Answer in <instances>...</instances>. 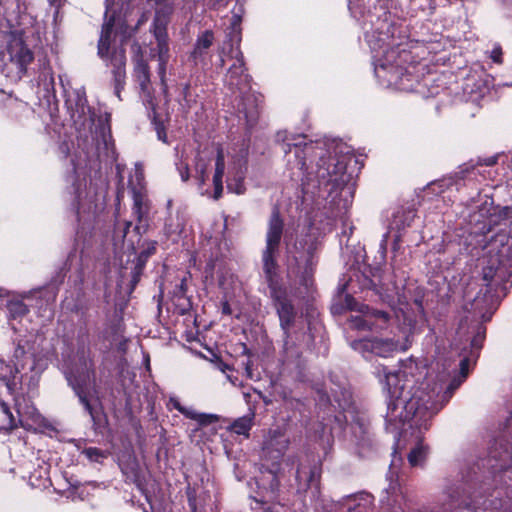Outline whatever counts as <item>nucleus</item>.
Wrapping results in <instances>:
<instances>
[{
	"label": "nucleus",
	"instance_id": "59",
	"mask_svg": "<svg viewBox=\"0 0 512 512\" xmlns=\"http://www.w3.org/2000/svg\"><path fill=\"white\" fill-rule=\"evenodd\" d=\"M51 298H52L53 300L55 299V293H52Z\"/></svg>",
	"mask_w": 512,
	"mask_h": 512
},
{
	"label": "nucleus",
	"instance_id": "20",
	"mask_svg": "<svg viewBox=\"0 0 512 512\" xmlns=\"http://www.w3.org/2000/svg\"><path fill=\"white\" fill-rule=\"evenodd\" d=\"M296 479L299 489H309L313 496L318 493L320 469L316 465L313 467L301 466L297 470Z\"/></svg>",
	"mask_w": 512,
	"mask_h": 512
},
{
	"label": "nucleus",
	"instance_id": "14",
	"mask_svg": "<svg viewBox=\"0 0 512 512\" xmlns=\"http://www.w3.org/2000/svg\"><path fill=\"white\" fill-rule=\"evenodd\" d=\"M508 206H494L492 199L487 198L478 210V218L475 219L477 224L481 225L479 232L485 234L490 232L498 225L506 226V214Z\"/></svg>",
	"mask_w": 512,
	"mask_h": 512
},
{
	"label": "nucleus",
	"instance_id": "35",
	"mask_svg": "<svg viewBox=\"0 0 512 512\" xmlns=\"http://www.w3.org/2000/svg\"><path fill=\"white\" fill-rule=\"evenodd\" d=\"M506 226L509 227L508 234L498 233L491 238V243L495 246L499 243L502 247L507 243L509 236L512 237V207H508V213L506 214Z\"/></svg>",
	"mask_w": 512,
	"mask_h": 512
},
{
	"label": "nucleus",
	"instance_id": "19",
	"mask_svg": "<svg viewBox=\"0 0 512 512\" xmlns=\"http://www.w3.org/2000/svg\"><path fill=\"white\" fill-rule=\"evenodd\" d=\"M73 189L75 193L76 216L78 222H83V224H85L86 222H90L94 218L96 212V204L93 200V197L88 196L87 193L83 197V192L81 191V184H74Z\"/></svg>",
	"mask_w": 512,
	"mask_h": 512
},
{
	"label": "nucleus",
	"instance_id": "41",
	"mask_svg": "<svg viewBox=\"0 0 512 512\" xmlns=\"http://www.w3.org/2000/svg\"><path fill=\"white\" fill-rule=\"evenodd\" d=\"M495 274H496V268H494L493 266H488V267H485L483 269V279L487 283L492 281V279L494 278Z\"/></svg>",
	"mask_w": 512,
	"mask_h": 512
},
{
	"label": "nucleus",
	"instance_id": "48",
	"mask_svg": "<svg viewBox=\"0 0 512 512\" xmlns=\"http://www.w3.org/2000/svg\"><path fill=\"white\" fill-rule=\"evenodd\" d=\"M51 6L56 8L55 14L58 13V9L64 4L65 0H48Z\"/></svg>",
	"mask_w": 512,
	"mask_h": 512
},
{
	"label": "nucleus",
	"instance_id": "57",
	"mask_svg": "<svg viewBox=\"0 0 512 512\" xmlns=\"http://www.w3.org/2000/svg\"><path fill=\"white\" fill-rule=\"evenodd\" d=\"M213 267H214V266H213V264H210V263H209V264L207 265V268L209 269V271H210V272L213 270Z\"/></svg>",
	"mask_w": 512,
	"mask_h": 512
},
{
	"label": "nucleus",
	"instance_id": "16",
	"mask_svg": "<svg viewBox=\"0 0 512 512\" xmlns=\"http://www.w3.org/2000/svg\"><path fill=\"white\" fill-rule=\"evenodd\" d=\"M289 439L282 428L270 429L263 442L265 457L272 460H279L283 457L289 447Z\"/></svg>",
	"mask_w": 512,
	"mask_h": 512
},
{
	"label": "nucleus",
	"instance_id": "5",
	"mask_svg": "<svg viewBox=\"0 0 512 512\" xmlns=\"http://www.w3.org/2000/svg\"><path fill=\"white\" fill-rule=\"evenodd\" d=\"M283 234V221L277 208L272 211L266 234V247L263 251V270L270 288V294L279 317L280 327L284 335L283 351L287 359L298 355L294 351L290 330L294 326L297 314L287 297L286 290L278 282L276 255Z\"/></svg>",
	"mask_w": 512,
	"mask_h": 512
},
{
	"label": "nucleus",
	"instance_id": "52",
	"mask_svg": "<svg viewBox=\"0 0 512 512\" xmlns=\"http://www.w3.org/2000/svg\"><path fill=\"white\" fill-rule=\"evenodd\" d=\"M352 283H353V279H352V278H350L349 283H345V284H343V285H341V286L339 287V291H340L341 293H342V292H344V290L346 289V286H347V285H350V284H352Z\"/></svg>",
	"mask_w": 512,
	"mask_h": 512
},
{
	"label": "nucleus",
	"instance_id": "7",
	"mask_svg": "<svg viewBox=\"0 0 512 512\" xmlns=\"http://www.w3.org/2000/svg\"><path fill=\"white\" fill-rule=\"evenodd\" d=\"M372 64L380 85L404 92L416 89L423 70V65L409 51L408 43L375 54Z\"/></svg>",
	"mask_w": 512,
	"mask_h": 512
},
{
	"label": "nucleus",
	"instance_id": "30",
	"mask_svg": "<svg viewBox=\"0 0 512 512\" xmlns=\"http://www.w3.org/2000/svg\"><path fill=\"white\" fill-rule=\"evenodd\" d=\"M255 417V413L250 411L247 415L239 417L236 419L232 425L231 430L238 435L249 436V431L253 426V420Z\"/></svg>",
	"mask_w": 512,
	"mask_h": 512
},
{
	"label": "nucleus",
	"instance_id": "46",
	"mask_svg": "<svg viewBox=\"0 0 512 512\" xmlns=\"http://www.w3.org/2000/svg\"><path fill=\"white\" fill-rule=\"evenodd\" d=\"M0 406L2 408V411L10 418L11 423L13 422V415L8 407V405L5 402H0Z\"/></svg>",
	"mask_w": 512,
	"mask_h": 512
},
{
	"label": "nucleus",
	"instance_id": "32",
	"mask_svg": "<svg viewBox=\"0 0 512 512\" xmlns=\"http://www.w3.org/2000/svg\"><path fill=\"white\" fill-rule=\"evenodd\" d=\"M427 454L428 447L422 441H419L409 453L408 461L411 466H420L425 461Z\"/></svg>",
	"mask_w": 512,
	"mask_h": 512
},
{
	"label": "nucleus",
	"instance_id": "29",
	"mask_svg": "<svg viewBox=\"0 0 512 512\" xmlns=\"http://www.w3.org/2000/svg\"><path fill=\"white\" fill-rule=\"evenodd\" d=\"M177 159L175 162L176 169L181 177L183 182H186L190 178V169H189V156L187 148L184 146L181 150L177 148Z\"/></svg>",
	"mask_w": 512,
	"mask_h": 512
},
{
	"label": "nucleus",
	"instance_id": "34",
	"mask_svg": "<svg viewBox=\"0 0 512 512\" xmlns=\"http://www.w3.org/2000/svg\"><path fill=\"white\" fill-rule=\"evenodd\" d=\"M10 319H18L28 313V307L22 300L11 299L6 304Z\"/></svg>",
	"mask_w": 512,
	"mask_h": 512
},
{
	"label": "nucleus",
	"instance_id": "12",
	"mask_svg": "<svg viewBox=\"0 0 512 512\" xmlns=\"http://www.w3.org/2000/svg\"><path fill=\"white\" fill-rule=\"evenodd\" d=\"M115 1L116 0H106L105 22L102 26L98 43V55L102 59L108 58L113 34L120 33L125 35L127 33V26L114 8Z\"/></svg>",
	"mask_w": 512,
	"mask_h": 512
},
{
	"label": "nucleus",
	"instance_id": "50",
	"mask_svg": "<svg viewBox=\"0 0 512 512\" xmlns=\"http://www.w3.org/2000/svg\"><path fill=\"white\" fill-rule=\"evenodd\" d=\"M45 87H46L47 90H49L50 88L53 89V87H54V78H53L52 74L49 75V80L45 83Z\"/></svg>",
	"mask_w": 512,
	"mask_h": 512
},
{
	"label": "nucleus",
	"instance_id": "9",
	"mask_svg": "<svg viewBox=\"0 0 512 512\" xmlns=\"http://www.w3.org/2000/svg\"><path fill=\"white\" fill-rule=\"evenodd\" d=\"M241 18L238 15H233L231 18L229 32L227 33V42L219 50L220 66L225 65L224 55L226 54V45H229V52L234 59L233 64L229 67L225 82L230 89L238 90L241 94H245L250 89V76L246 73L244 57L239 49L241 41Z\"/></svg>",
	"mask_w": 512,
	"mask_h": 512
},
{
	"label": "nucleus",
	"instance_id": "58",
	"mask_svg": "<svg viewBox=\"0 0 512 512\" xmlns=\"http://www.w3.org/2000/svg\"><path fill=\"white\" fill-rule=\"evenodd\" d=\"M4 295V290L2 288H0V296H3Z\"/></svg>",
	"mask_w": 512,
	"mask_h": 512
},
{
	"label": "nucleus",
	"instance_id": "40",
	"mask_svg": "<svg viewBox=\"0 0 512 512\" xmlns=\"http://www.w3.org/2000/svg\"><path fill=\"white\" fill-rule=\"evenodd\" d=\"M322 432L319 438L323 441L324 444H327L328 446L332 443V434L331 430L328 429L326 426H322Z\"/></svg>",
	"mask_w": 512,
	"mask_h": 512
},
{
	"label": "nucleus",
	"instance_id": "36",
	"mask_svg": "<svg viewBox=\"0 0 512 512\" xmlns=\"http://www.w3.org/2000/svg\"><path fill=\"white\" fill-rule=\"evenodd\" d=\"M251 98H252L251 95H247L242 99L243 100L242 112L244 113V115L249 123H253L254 121H256V119L258 117L257 105H252V106L248 107L246 104V101H250ZM253 100L256 101L257 100L256 97L253 96Z\"/></svg>",
	"mask_w": 512,
	"mask_h": 512
},
{
	"label": "nucleus",
	"instance_id": "28",
	"mask_svg": "<svg viewBox=\"0 0 512 512\" xmlns=\"http://www.w3.org/2000/svg\"><path fill=\"white\" fill-rule=\"evenodd\" d=\"M403 498L402 491L396 482H391L389 487L385 490V496L380 500L382 505L387 507H394L400 505Z\"/></svg>",
	"mask_w": 512,
	"mask_h": 512
},
{
	"label": "nucleus",
	"instance_id": "26",
	"mask_svg": "<svg viewBox=\"0 0 512 512\" xmlns=\"http://www.w3.org/2000/svg\"><path fill=\"white\" fill-rule=\"evenodd\" d=\"M334 401L337 403L339 409L342 410L343 418L346 423L357 421L356 410L349 391L344 390L342 392V399L335 394Z\"/></svg>",
	"mask_w": 512,
	"mask_h": 512
},
{
	"label": "nucleus",
	"instance_id": "4",
	"mask_svg": "<svg viewBox=\"0 0 512 512\" xmlns=\"http://www.w3.org/2000/svg\"><path fill=\"white\" fill-rule=\"evenodd\" d=\"M194 178L203 195L209 194L205 189L212 174L214 187L213 198L219 199L223 193V177L229 192L241 195L245 192V177L247 172V149L242 147L234 153L225 150L220 145H211L196 153L194 158Z\"/></svg>",
	"mask_w": 512,
	"mask_h": 512
},
{
	"label": "nucleus",
	"instance_id": "8",
	"mask_svg": "<svg viewBox=\"0 0 512 512\" xmlns=\"http://www.w3.org/2000/svg\"><path fill=\"white\" fill-rule=\"evenodd\" d=\"M320 229L309 223L305 239H299L292 247H287L288 278L308 289L313 283L316 265L315 252Z\"/></svg>",
	"mask_w": 512,
	"mask_h": 512
},
{
	"label": "nucleus",
	"instance_id": "44",
	"mask_svg": "<svg viewBox=\"0 0 512 512\" xmlns=\"http://www.w3.org/2000/svg\"><path fill=\"white\" fill-rule=\"evenodd\" d=\"M156 132H157L158 139L160 141L166 143L167 142L166 132L164 131V128L160 124H156Z\"/></svg>",
	"mask_w": 512,
	"mask_h": 512
},
{
	"label": "nucleus",
	"instance_id": "23",
	"mask_svg": "<svg viewBox=\"0 0 512 512\" xmlns=\"http://www.w3.org/2000/svg\"><path fill=\"white\" fill-rule=\"evenodd\" d=\"M186 218L184 213L177 211L175 214L169 213L165 220L164 233L167 237L171 238L172 241H177L181 233L184 230Z\"/></svg>",
	"mask_w": 512,
	"mask_h": 512
},
{
	"label": "nucleus",
	"instance_id": "55",
	"mask_svg": "<svg viewBox=\"0 0 512 512\" xmlns=\"http://www.w3.org/2000/svg\"><path fill=\"white\" fill-rule=\"evenodd\" d=\"M496 163V159L495 158H489L488 161L486 162V165H494Z\"/></svg>",
	"mask_w": 512,
	"mask_h": 512
},
{
	"label": "nucleus",
	"instance_id": "17",
	"mask_svg": "<svg viewBox=\"0 0 512 512\" xmlns=\"http://www.w3.org/2000/svg\"><path fill=\"white\" fill-rule=\"evenodd\" d=\"M110 116L108 114L100 115L97 118V121L94 119V125L92 126V133L89 128L85 130H79L80 135H84L85 138H88V135L85 134L86 131L90 133V137L92 142L95 143L97 149L100 148L101 145L104 147L108 146V143L111 139V130L109 125Z\"/></svg>",
	"mask_w": 512,
	"mask_h": 512
},
{
	"label": "nucleus",
	"instance_id": "24",
	"mask_svg": "<svg viewBox=\"0 0 512 512\" xmlns=\"http://www.w3.org/2000/svg\"><path fill=\"white\" fill-rule=\"evenodd\" d=\"M171 13V9L167 8V11L156 10L155 18L152 24V31L157 40V43L167 42V25L168 16Z\"/></svg>",
	"mask_w": 512,
	"mask_h": 512
},
{
	"label": "nucleus",
	"instance_id": "13",
	"mask_svg": "<svg viewBox=\"0 0 512 512\" xmlns=\"http://www.w3.org/2000/svg\"><path fill=\"white\" fill-rule=\"evenodd\" d=\"M66 106L76 129L85 130L89 128L92 132L94 114L87 105L85 91L83 89H74L67 92Z\"/></svg>",
	"mask_w": 512,
	"mask_h": 512
},
{
	"label": "nucleus",
	"instance_id": "38",
	"mask_svg": "<svg viewBox=\"0 0 512 512\" xmlns=\"http://www.w3.org/2000/svg\"><path fill=\"white\" fill-rule=\"evenodd\" d=\"M355 276L357 277V281L360 283L361 289H377L378 283L375 279H371L365 274L361 275L363 278L362 280H360V276L358 274H355Z\"/></svg>",
	"mask_w": 512,
	"mask_h": 512
},
{
	"label": "nucleus",
	"instance_id": "10",
	"mask_svg": "<svg viewBox=\"0 0 512 512\" xmlns=\"http://www.w3.org/2000/svg\"><path fill=\"white\" fill-rule=\"evenodd\" d=\"M77 357V363L65 372V376L68 384L78 396L79 401L94 420V409L89 400L91 393L95 392L94 364L90 355L84 349L78 352Z\"/></svg>",
	"mask_w": 512,
	"mask_h": 512
},
{
	"label": "nucleus",
	"instance_id": "43",
	"mask_svg": "<svg viewBox=\"0 0 512 512\" xmlns=\"http://www.w3.org/2000/svg\"><path fill=\"white\" fill-rule=\"evenodd\" d=\"M490 57L493 60V62H495L497 64H501L502 63V50H501V48L499 46L494 47L493 50L491 51Z\"/></svg>",
	"mask_w": 512,
	"mask_h": 512
},
{
	"label": "nucleus",
	"instance_id": "21",
	"mask_svg": "<svg viewBox=\"0 0 512 512\" xmlns=\"http://www.w3.org/2000/svg\"><path fill=\"white\" fill-rule=\"evenodd\" d=\"M111 64L113 66V75L115 82V94L120 98V91L125 83V65L126 56L123 49L115 50L111 55Z\"/></svg>",
	"mask_w": 512,
	"mask_h": 512
},
{
	"label": "nucleus",
	"instance_id": "25",
	"mask_svg": "<svg viewBox=\"0 0 512 512\" xmlns=\"http://www.w3.org/2000/svg\"><path fill=\"white\" fill-rule=\"evenodd\" d=\"M168 42L157 43L158 75L164 94H167L166 66L169 61Z\"/></svg>",
	"mask_w": 512,
	"mask_h": 512
},
{
	"label": "nucleus",
	"instance_id": "49",
	"mask_svg": "<svg viewBox=\"0 0 512 512\" xmlns=\"http://www.w3.org/2000/svg\"><path fill=\"white\" fill-rule=\"evenodd\" d=\"M170 403L173 405V407L178 410L180 413L182 412L184 406L181 405V403L179 402L178 399L176 398H171L170 399Z\"/></svg>",
	"mask_w": 512,
	"mask_h": 512
},
{
	"label": "nucleus",
	"instance_id": "31",
	"mask_svg": "<svg viewBox=\"0 0 512 512\" xmlns=\"http://www.w3.org/2000/svg\"><path fill=\"white\" fill-rule=\"evenodd\" d=\"M134 72L141 89L145 91L150 83V72L148 64L143 59L137 60Z\"/></svg>",
	"mask_w": 512,
	"mask_h": 512
},
{
	"label": "nucleus",
	"instance_id": "37",
	"mask_svg": "<svg viewBox=\"0 0 512 512\" xmlns=\"http://www.w3.org/2000/svg\"><path fill=\"white\" fill-rule=\"evenodd\" d=\"M82 454L91 462L101 463L107 458L108 454L96 447H88L82 451Z\"/></svg>",
	"mask_w": 512,
	"mask_h": 512
},
{
	"label": "nucleus",
	"instance_id": "47",
	"mask_svg": "<svg viewBox=\"0 0 512 512\" xmlns=\"http://www.w3.org/2000/svg\"><path fill=\"white\" fill-rule=\"evenodd\" d=\"M269 475H270V476H271V478H272V480H271V484H270V488H271V490H275V489L278 487V481L276 480L274 470H270V471H269Z\"/></svg>",
	"mask_w": 512,
	"mask_h": 512
},
{
	"label": "nucleus",
	"instance_id": "53",
	"mask_svg": "<svg viewBox=\"0 0 512 512\" xmlns=\"http://www.w3.org/2000/svg\"><path fill=\"white\" fill-rule=\"evenodd\" d=\"M223 313L230 314V307H229L228 303H225L223 305Z\"/></svg>",
	"mask_w": 512,
	"mask_h": 512
},
{
	"label": "nucleus",
	"instance_id": "11",
	"mask_svg": "<svg viewBox=\"0 0 512 512\" xmlns=\"http://www.w3.org/2000/svg\"><path fill=\"white\" fill-rule=\"evenodd\" d=\"M4 41L3 69L11 79L20 80L26 74L28 66L33 62L34 54L24 43L22 35L18 31L5 34Z\"/></svg>",
	"mask_w": 512,
	"mask_h": 512
},
{
	"label": "nucleus",
	"instance_id": "39",
	"mask_svg": "<svg viewBox=\"0 0 512 512\" xmlns=\"http://www.w3.org/2000/svg\"><path fill=\"white\" fill-rule=\"evenodd\" d=\"M485 337V330L481 326L477 327L476 334L474 335L473 339L471 340V346L473 349H479L482 345V341Z\"/></svg>",
	"mask_w": 512,
	"mask_h": 512
},
{
	"label": "nucleus",
	"instance_id": "56",
	"mask_svg": "<svg viewBox=\"0 0 512 512\" xmlns=\"http://www.w3.org/2000/svg\"><path fill=\"white\" fill-rule=\"evenodd\" d=\"M172 206V200L167 201V208L170 209Z\"/></svg>",
	"mask_w": 512,
	"mask_h": 512
},
{
	"label": "nucleus",
	"instance_id": "42",
	"mask_svg": "<svg viewBox=\"0 0 512 512\" xmlns=\"http://www.w3.org/2000/svg\"><path fill=\"white\" fill-rule=\"evenodd\" d=\"M187 278L183 277L181 279L180 284L177 286V290L175 291V295L177 297H184L187 291V284H186Z\"/></svg>",
	"mask_w": 512,
	"mask_h": 512
},
{
	"label": "nucleus",
	"instance_id": "15",
	"mask_svg": "<svg viewBox=\"0 0 512 512\" xmlns=\"http://www.w3.org/2000/svg\"><path fill=\"white\" fill-rule=\"evenodd\" d=\"M134 177L137 181V185L133 184V180L130 181L133 198V212L136 215L138 222L142 223L144 220H146V217L149 213L150 202L146 190L142 184L143 172L139 164L136 165Z\"/></svg>",
	"mask_w": 512,
	"mask_h": 512
},
{
	"label": "nucleus",
	"instance_id": "22",
	"mask_svg": "<svg viewBox=\"0 0 512 512\" xmlns=\"http://www.w3.org/2000/svg\"><path fill=\"white\" fill-rule=\"evenodd\" d=\"M214 42V34L210 30H206L200 35H198L194 49L191 52V59L197 65L199 63H204L205 58L208 54V50L212 46Z\"/></svg>",
	"mask_w": 512,
	"mask_h": 512
},
{
	"label": "nucleus",
	"instance_id": "51",
	"mask_svg": "<svg viewBox=\"0 0 512 512\" xmlns=\"http://www.w3.org/2000/svg\"><path fill=\"white\" fill-rule=\"evenodd\" d=\"M189 93V84H185L183 87V98L186 99Z\"/></svg>",
	"mask_w": 512,
	"mask_h": 512
},
{
	"label": "nucleus",
	"instance_id": "54",
	"mask_svg": "<svg viewBox=\"0 0 512 512\" xmlns=\"http://www.w3.org/2000/svg\"><path fill=\"white\" fill-rule=\"evenodd\" d=\"M436 7V3L434 0H429V8L431 11H433Z\"/></svg>",
	"mask_w": 512,
	"mask_h": 512
},
{
	"label": "nucleus",
	"instance_id": "3",
	"mask_svg": "<svg viewBox=\"0 0 512 512\" xmlns=\"http://www.w3.org/2000/svg\"><path fill=\"white\" fill-rule=\"evenodd\" d=\"M345 303L349 310L361 312V315L351 317L350 322L353 328L358 330L391 328L392 337L363 338L351 343L352 348L364 358L368 359L372 355L389 357L395 352L406 351L411 346L416 329V318L413 312L399 308L391 315L359 304L349 295H346Z\"/></svg>",
	"mask_w": 512,
	"mask_h": 512
},
{
	"label": "nucleus",
	"instance_id": "45",
	"mask_svg": "<svg viewBox=\"0 0 512 512\" xmlns=\"http://www.w3.org/2000/svg\"><path fill=\"white\" fill-rule=\"evenodd\" d=\"M264 512H283V507L279 504H273L265 507Z\"/></svg>",
	"mask_w": 512,
	"mask_h": 512
},
{
	"label": "nucleus",
	"instance_id": "6",
	"mask_svg": "<svg viewBox=\"0 0 512 512\" xmlns=\"http://www.w3.org/2000/svg\"><path fill=\"white\" fill-rule=\"evenodd\" d=\"M16 362L11 365L0 360V380L7 392L14 396V402L21 426L41 425L43 416L25 394L34 393L38 386L40 373L36 371V360L31 353L22 348L14 352Z\"/></svg>",
	"mask_w": 512,
	"mask_h": 512
},
{
	"label": "nucleus",
	"instance_id": "1",
	"mask_svg": "<svg viewBox=\"0 0 512 512\" xmlns=\"http://www.w3.org/2000/svg\"><path fill=\"white\" fill-rule=\"evenodd\" d=\"M459 366V375L446 387L443 384H435L428 392L422 389L412 392L424 375L425 369L414 359L404 361L400 369L394 372L388 371L384 366L377 368L376 375L383 385L387 405V429L398 430L400 425L407 424L410 428L427 430L432 417L466 379L469 372L468 358H463Z\"/></svg>",
	"mask_w": 512,
	"mask_h": 512
},
{
	"label": "nucleus",
	"instance_id": "2",
	"mask_svg": "<svg viewBox=\"0 0 512 512\" xmlns=\"http://www.w3.org/2000/svg\"><path fill=\"white\" fill-rule=\"evenodd\" d=\"M302 134L278 131L276 141L288 156L287 162L293 164L304 176L303 192L311 194L317 200L328 201L338 205L337 198L343 188L350 182L351 174L347 172L346 157H324V149L318 144L305 142Z\"/></svg>",
	"mask_w": 512,
	"mask_h": 512
},
{
	"label": "nucleus",
	"instance_id": "18",
	"mask_svg": "<svg viewBox=\"0 0 512 512\" xmlns=\"http://www.w3.org/2000/svg\"><path fill=\"white\" fill-rule=\"evenodd\" d=\"M110 116L108 114L100 115L97 118V121L94 119V125L92 126V133L89 128L85 130H79L80 135H84L85 138H88V135L85 134L86 131L90 133V137L92 142L95 143L97 149L100 148L101 145L104 147L108 146V143L111 139V130L109 125Z\"/></svg>",
	"mask_w": 512,
	"mask_h": 512
},
{
	"label": "nucleus",
	"instance_id": "60",
	"mask_svg": "<svg viewBox=\"0 0 512 512\" xmlns=\"http://www.w3.org/2000/svg\"><path fill=\"white\" fill-rule=\"evenodd\" d=\"M131 223L126 224V228L128 229L130 227Z\"/></svg>",
	"mask_w": 512,
	"mask_h": 512
},
{
	"label": "nucleus",
	"instance_id": "27",
	"mask_svg": "<svg viewBox=\"0 0 512 512\" xmlns=\"http://www.w3.org/2000/svg\"><path fill=\"white\" fill-rule=\"evenodd\" d=\"M347 501H352L353 505L348 507V512H370L373 497L372 495L362 492L346 497Z\"/></svg>",
	"mask_w": 512,
	"mask_h": 512
},
{
	"label": "nucleus",
	"instance_id": "33",
	"mask_svg": "<svg viewBox=\"0 0 512 512\" xmlns=\"http://www.w3.org/2000/svg\"><path fill=\"white\" fill-rule=\"evenodd\" d=\"M181 414L185 417L197 421L201 425L210 424L217 420V417L213 414L198 413L191 407L183 408Z\"/></svg>",
	"mask_w": 512,
	"mask_h": 512
}]
</instances>
